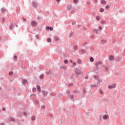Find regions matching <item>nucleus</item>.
I'll return each instance as SVG.
<instances>
[{"label": "nucleus", "instance_id": "obj_1", "mask_svg": "<svg viewBox=\"0 0 125 125\" xmlns=\"http://www.w3.org/2000/svg\"><path fill=\"white\" fill-rule=\"evenodd\" d=\"M102 65V62L101 61H99L95 63L96 68L94 71H97L99 70V66H101Z\"/></svg>", "mask_w": 125, "mask_h": 125}, {"label": "nucleus", "instance_id": "obj_2", "mask_svg": "<svg viewBox=\"0 0 125 125\" xmlns=\"http://www.w3.org/2000/svg\"><path fill=\"white\" fill-rule=\"evenodd\" d=\"M94 79H95V80H97L98 81L97 84H99V85H100V84H101V83H103L102 80L101 79L98 78V75H95L94 76Z\"/></svg>", "mask_w": 125, "mask_h": 125}, {"label": "nucleus", "instance_id": "obj_3", "mask_svg": "<svg viewBox=\"0 0 125 125\" xmlns=\"http://www.w3.org/2000/svg\"><path fill=\"white\" fill-rule=\"evenodd\" d=\"M101 68H104V71H106V72H109V70H110V66L108 65L107 66H106L105 65H103L101 66Z\"/></svg>", "mask_w": 125, "mask_h": 125}, {"label": "nucleus", "instance_id": "obj_4", "mask_svg": "<svg viewBox=\"0 0 125 125\" xmlns=\"http://www.w3.org/2000/svg\"><path fill=\"white\" fill-rule=\"evenodd\" d=\"M75 73L79 76V75H81L82 74V69L76 68L75 70Z\"/></svg>", "mask_w": 125, "mask_h": 125}, {"label": "nucleus", "instance_id": "obj_5", "mask_svg": "<svg viewBox=\"0 0 125 125\" xmlns=\"http://www.w3.org/2000/svg\"><path fill=\"white\" fill-rule=\"evenodd\" d=\"M22 115H23V116H26L27 115V113L26 112H23V113L22 112H19L17 116L18 117H22Z\"/></svg>", "mask_w": 125, "mask_h": 125}, {"label": "nucleus", "instance_id": "obj_6", "mask_svg": "<svg viewBox=\"0 0 125 125\" xmlns=\"http://www.w3.org/2000/svg\"><path fill=\"white\" fill-rule=\"evenodd\" d=\"M116 86V84H113L112 85H109L108 86V88H110V89L112 88H115Z\"/></svg>", "mask_w": 125, "mask_h": 125}, {"label": "nucleus", "instance_id": "obj_7", "mask_svg": "<svg viewBox=\"0 0 125 125\" xmlns=\"http://www.w3.org/2000/svg\"><path fill=\"white\" fill-rule=\"evenodd\" d=\"M31 26L32 27H36V26H37V22L35 21H32L31 22Z\"/></svg>", "mask_w": 125, "mask_h": 125}, {"label": "nucleus", "instance_id": "obj_8", "mask_svg": "<svg viewBox=\"0 0 125 125\" xmlns=\"http://www.w3.org/2000/svg\"><path fill=\"white\" fill-rule=\"evenodd\" d=\"M42 93L43 96H44V97H45V96H46V95H47L48 93L46 91L42 90Z\"/></svg>", "mask_w": 125, "mask_h": 125}, {"label": "nucleus", "instance_id": "obj_9", "mask_svg": "<svg viewBox=\"0 0 125 125\" xmlns=\"http://www.w3.org/2000/svg\"><path fill=\"white\" fill-rule=\"evenodd\" d=\"M67 10L70 11V10H71V9H72V5L71 4L67 5Z\"/></svg>", "mask_w": 125, "mask_h": 125}, {"label": "nucleus", "instance_id": "obj_10", "mask_svg": "<svg viewBox=\"0 0 125 125\" xmlns=\"http://www.w3.org/2000/svg\"><path fill=\"white\" fill-rule=\"evenodd\" d=\"M22 83L23 84H28V81L27 80L23 79L22 81Z\"/></svg>", "mask_w": 125, "mask_h": 125}, {"label": "nucleus", "instance_id": "obj_11", "mask_svg": "<svg viewBox=\"0 0 125 125\" xmlns=\"http://www.w3.org/2000/svg\"><path fill=\"white\" fill-rule=\"evenodd\" d=\"M32 5H33V6L35 7V8H37V7H38V4L36 2H33L32 3Z\"/></svg>", "mask_w": 125, "mask_h": 125}, {"label": "nucleus", "instance_id": "obj_12", "mask_svg": "<svg viewBox=\"0 0 125 125\" xmlns=\"http://www.w3.org/2000/svg\"><path fill=\"white\" fill-rule=\"evenodd\" d=\"M114 60V56L110 55L109 57V61H113Z\"/></svg>", "mask_w": 125, "mask_h": 125}, {"label": "nucleus", "instance_id": "obj_13", "mask_svg": "<svg viewBox=\"0 0 125 125\" xmlns=\"http://www.w3.org/2000/svg\"><path fill=\"white\" fill-rule=\"evenodd\" d=\"M108 118H109V116L108 115H104L103 117V119L104 120H108Z\"/></svg>", "mask_w": 125, "mask_h": 125}, {"label": "nucleus", "instance_id": "obj_14", "mask_svg": "<svg viewBox=\"0 0 125 125\" xmlns=\"http://www.w3.org/2000/svg\"><path fill=\"white\" fill-rule=\"evenodd\" d=\"M80 51L82 53V54H83V53H86V51L84 49H82Z\"/></svg>", "mask_w": 125, "mask_h": 125}, {"label": "nucleus", "instance_id": "obj_15", "mask_svg": "<svg viewBox=\"0 0 125 125\" xmlns=\"http://www.w3.org/2000/svg\"><path fill=\"white\" fill-rule=\"evenodd\" d=\"M0 10H1V12H2V13L5 12L6 11V9H5V8H3V7L1 8Z\"/></svg>", "mask_w": 125, "mask_h": 125}, {"label": "nucleus", "instance_id": "obj_16", "mask_svg": "<svg viewBox=\"0 0 125 125\" xmlns=\"http://www.w3.org/2000/svg\"><path fill=\"white\" fill-rule=\"evenodd\" d=\"M37 89H38V91H39V92H41V86L38 85L37 86Z\"/></svg>", "mask_w": 125, "mask_h": 125}, {"label": "nucleus", "instance_id": "obj_17", "mask_svg": "<svg viewBox=\"0 0 125 125\" xmlns=\"http://www.w3.org/2000/svg\"><path fill=\"white\" fill-rule=\"evenodd\" d=\"M76 66H77V63H76V62H73L72 65V68H75V67H76Z\"/></svg>", "mask_w": 125, "mask_h": 125}, {"label": "nucleus", "instance_id": "obj_18", "mask_svg": "<svg viewBox=\"0 0 125 125\" xmlns=\"http://www.w3.org/2000/svg\"><path fill=\"white\" fill-rule=\"evenodd\" d=\"M9 29L11 31L13 30V24H11L10 26H9Z\"/></svg>", "mask_w": 125, "mask_h": 125}, {"label": "nucleus", "instance_id": "obj_19", "mask_svg": "<svg viewBox=\"0 0 125 125\" xmlns=\"http://www.w3.org/2000/svg\"><path fill=\"white\" fill-rule=\"evenodd\" d=\"M93 32L94 33H95V34H98V29H94Z\"/></svg>", "mask_w": 125, "mask_h": 125}, {"label": "nucleus", "instance_id": "obj_20", "mask_svg": "<svg viewBox=\"0 0 125 125\" xmlns=\"http://www.w3.org/2000/svg\"><path fill=\"white\" fill-rule=\"evenodd\" d=\"M101 2H102V4H106V1H105L104 0H101Z\"/></svg>", "mask_w": 125, "mask_h": 125}, {"label": "nucleus", "instance_id": "obj_21", "mask_svg": "<svg viewBox=\"0 0 125 125\" xmlns=\"http://www.w3.org/2000/svg\"><path fill=\"white\" fill-rule=\"evenodd\" d=\"M68 98H71V99H73V98H74V96H73L72 95H68Z\"/></svg>", "mask_w": 125, "mask_h": 125}, {"label": "nucleus", "instance_id": "obj_22", "mask_svg": "<svg viewBox=\"0 0 125 125\" xmlns=\"http://www.w3.org/2000/svg\"><path fill=\"white\" fill-rule=\"evenodd\" d=\"M9 120L10 121V122H14V118L12 117H10Z\"/></svg>", "mask_w": 125, "mask_h": 125}, {"label": "nucleus", "instance_id": "obj_23", "mask_svg": "<svg viewBox=\"0 0 125 125\" xmlns=\"http://www.w3.org/2000/svg\"><path fill=\"white\" fill-rule=\"evenodd\" d=\"M99 92L101 94H103L104 92L102 89H99Z\"/></svg>", "mask_w": 125, "mask_h": 125}, {"label": "nucleus", "instance_id": "obj_24", "mask_svg": "<svg viewBox=\"0 0 125 125\" xmlns=\"http://www.w3.org/2000/svg\"><path fill=\"white\" fill-rule=\"evenodd\" d=\"M90 61L91 62H93V61H94V59H93V58H92V57H90Z\"/></svg>", "mask_w": 125, "mask_h": 125}, {"label": "nucleus", "instance_id": "obj_25", "mask_svg": "<svg viewBox=\"0 0 125 125\" xmlns=\"http://www.w3.org/2000/svg\"><path fill=\"white\" fill-rule=\"evenodd\" d=\"M31 120L33 122H34V121H35V120H36V117L35 116H32L31 118Z\"/></svg>", "mask_w": 125, "mask_h": 125}, {"label": "nucleus", "instance_id": "obj_26", "mask_svg": "<svg viewBox=\"0 0 125 125\" xmlns=\"http://www.w3.org/2000/svg\"><path fill=\"white\" fill-rule=\"evenodd\" d=\"M101 23L102 24H105V20H102L101 21Z\"/></svg>", "mask_w": 125, "mask_h": 125}, {"label": "nucleus", "instance_id": "obj_27", "mask_svg": "<svg viewBox=\"0 0 125 125\" xmlns=\"http://www.w3.org/2000/svg\"><path fill=\"white\" fill-rule=\"evenodd\" d=\"M96 86H97V84H95V85L91 84V87H92V88H93V87H95Z\"/></svg>", "mask_w": 125, "mask_h": 125}, {"label": "nucleus", "instance_id": "obj_28", "mask_svg": "<svg viewBox=\"0 0 125 125\" xmlns=\"http://www.w3.org/2000/svg\"><path fill=\"white\" fill-rule=\"evenodd\" d=\"M96 19L98 21H99V20H100V16H97L96 17Z\"/></svg>", "mask_w": 125, "mask_h": 125}, {"label": "nucleus", "instance_id": "obj_29", "mask_svg": "<svg viewBox=\"0 0 125 125\" xmlns=\"http://www.w3.org/2000/svg\"><path fill=\"white\" fill-rule=\"evenodd\" d=\"M47 42H51V39H50V38L47 39Z\"/></svg>", "mask_w": 125, "mask_h": 125}, {"label": "nucleus", "instance_id": "obj_30", "mask_svg": "<svg viewBox=\"0 0 125 125\" xmlns=\"http://www.w3.org/2000/svg\"><path fill=\"white\" fill-rule=\"evenodd\" d=\"M77 62L78 64H81L82 63V61L81 60H78Z\"/></svg>", "mask_w": 125, "mask_h": 125}, {"label": "nucleus", "instance_id": "obj_31", "mask_svg": "<svg viewBox=\"0 0 125 125\" xmlns=\"http://www.w3.org/2000/svg\"><path fill=\"white\" fill-rule=\"evenodd\" d=\"M74 49H75V50H78V46H74Z\"/></svg>", "mask_w": 125, "mask_h": 125}, {"label": "nucleus", "instance_id": "obj_32", "mask_svg": "<svg viewBox=\"0 0 125 125\" xmlns=\"http://www.w3.org/2000/svg\"><path fill=\"white\" fill-rule=\"evenodd\" d=\"M100 12H104V9L103 8H101Z\"/></svg>", "mask_w": 125, "mask_h": 125}, {"label": "nucleus", "instance_id": "obj_33", "mask_svg": "<svg viewBox=\"0 0 125 125\" xmlns=\"http://www.w3.org/2000/svg\"><path fill=\"white\" fill-rule=\"evenodd\" d=\"M59 38L56 37H55V41H59Z\"/></svg>", "mask_w": 125, "mask_h": 125}, {"label": "nucleus", "instance_id": "obj_34", "mask_svg": "<svg viewBox=\"0 0 125 125\" xmlns=\"http://www.w3.org/2000/svg\"><path fill=\"white\" fill-rule=\"evenodd\" d=\"M36 90H37V89L35 87H33V89H32V91L34 92H35Z\"/></svg>", "mask_w": 125, "mask_h": 125}, {"label": "nucleus", "instance_id": "obj_35", "mask_svg": "<svg viewBox=\"0 0 125 125\" xmlns=\"http://www.w3.org/2000/svg\"><path fill=\"white\" fill-rule=\"evenodd\" d=\"M51 72V70H49V71H47L46 73L47 75H49L50 74V72Z\"/></svg>", "mask_w": 125, "mask_h": 125}, {"label": "nucleus", "instance_id": "obj_36", "mask_svg": "<svg viewBox=\"0 0 125 125\" xmlns=\"http://www.w3.org/2000/svg\"><path fill=\"white\" fill-rule=\"evenodd\" d=\"M68 60H65L64 61V62L65 63V64H68Z\"/></svg>", "mask_w": 125, "mask_h": 125}, {"label": "nucleus", "instance_id": "obj_37", "mask_svg": "<svg viewBox=\"0 0 125 125\" xmlns=\"http://www.w3.org/2000/svg\"><path fill=\"white\" fill-rule=\"evenodd\" d=\"M78 0H74L73 2L74 3H78Z\"/></svg>", "mask_w": 125, "mask_h": 125}, {"label": "nucleus", "instance_id": "obj_38", "mask_svg": "<svg viewBox=\"0 0 125 125\" xmlns=\"http://www.w3.org/2000/svg\"><path fill=\"white\" fill-rule=\"evenodd\" d=\"M105 8H106V9H108V8H110V6H109V5H107L105 6Z\"/></svg>", "mask_w": 125, "mask_h": 125}, {"label": "nucleus", "instance_id": "obj_39", "mask_svg": "<svg viewBox=\"0 0 125 125\" xmlns=\"http://www.w3.org/2000/svg\"><path fill=\"white\" fill-rule=\"evenodd\" d=\"M45 105H43L42 106L41 109H45Z\"/></svg>", "mask_w": 125, "mask_h": 125}, {"label": "nucleus", "instance_id": "obj_40", "mask_svg": "<svg viewBox=\"0 0 125 125\" xmlns=\"http://www.w3.org/2000/svg\"><path fill=\"white\" fill-rule=\"evenodd\" d=\"M40 79H41V80H42V79H43V75H41L40 76Z\"/></svg>", "mask_w": 125, "mask_h": 125}, {"label": "nucleus", "instance_id": "obj_41", "mask_svg": "<svg viewBox=\"0 0 125 125\" xmlns=\"http://www.w3.org/2000/svg\"><path fill=\"white\" fill-rule=\"evenodd\" d=\"M49 30H50V31H53V27H49Z\"/></svg>", "mask_w": 125, "mask_h": 125}, {"label": "nucleus", "instance_id": "obj_42", "mask_svg": "<svg viewBox=\"0 0 125 125\" xmlns=\"http://www.w3.org/2000/svg\"><path fill=\"white\" fill-rule=\"evenodd\" d=\"M101 42H102L103 43H104V42H106V41L103 40L101 41Z\"/></svg>", "mask_w": 125, "mask_h": 125}, {"label": "nucleus", "instance_id": "obj_43", "mask_svg": "<svg viewBox=\"0 0 125 125\" xmlns=\"http://www.w3.org/2000/svg\"><path fill=\"white\" fill-rule=\"evenodd\" d=\"M49 28H50L49 26H47V27H46V30H47V31L49 30Z\"/></svg>", "mask_w": 125, "mask_h": 125}, {"label": "nucleus", "instance_id": "obj_44", "mask_svg": "<svg viewBox=\"0 0 125 125\" xmlns=\"http://www.w3.org/2000/svg\"><path fill=\"white\" fill-rule=\"evenodd\" d=\"M71 13L72 14H74V13H75V11H74V10H71Z\"/></svg>", "mask_w": 125, "mask_h": 125}, {"label": "nucleus", "instance_id": "obj_45", "mask_svg": "<svg viewBox=\"0 0 125 125\" xmlns=\"http://www.w3.org/2000/svg\"><path fill=\"white\" fill-rule=\"evenodd\" d=\"M87 79H88V76H85V79L87 80Z\"/></svg>", "mask_w": 125, "mask_h": 125}, {"label": "nucleus", "instance_id": "obj_46", "mask_svg": "<svg viewBox=\"0 0 125 125\" xmlns=\"http://www.w3.org/2000/svg\"><path fill=\"white\" fill-rule=\"evenodd\" d=\"M66 93H67V94H70V91L67 90V91H66Z\"/></svg>", "mask_w": 125, "mask_h": 125}, {"label": "nucleus", "instance_id": "obj_47", "mask_svg": "<svg viewBox=\"0 0 125 125\" xmlns=\"http://www.w3.org/2000/svg\"><path fill=\"white\" fill-rule=\"evenodd\" d=\"M2 111H5V110H6L5 107L2 108Z\"/></svg>", "mask_w": 125, "mask_h": 125}, {"label": "nucleus", "instance_id": "obj_48", "mask_svg": "<svg viewBox=\"0 0 125 125\" xmlns=\"http://www.w3.org/2000/svg\"><path fill=\"white\" fill-rule=\"evenodd\" d=\"M35 102L37 104H38V103H39V101L35 100Z\"/></svg>", "mask_w": 125, "mask_h": 125}, {"label": "nucleus", "instance_id": "obj_49", "mask_svg": "<svg viewBox=\"0 0 125 125\" xmlns=\"http://www.w3.org/2000/svg\"><path fill=\"white\" fill-rule=\"evenodd\" d=\"M12 74H13V72H9V75H12Z\"/></svg>", "mask_w": 125, "mask_h": 125}, {"label": "nucleus", "instance_id": "obj_50", "mask_svg": "<svg viewBox=\"0 0 125 125\" xmlns=\"http://www.w3.org/2000/svg\"><path fill=\"white\" fill-rule=\"evenodd\" d=\"M75 24H76V22L75 21L72 22V25H75Z\"/></svg>", "mask_w": 125, "mask_h": 125}, {"label": "nucleus", "instance_id": "obj_51", "mask_svg": "<svg viewBox=\"0 0 125 125\" xmlns=\"http://www.w3.org/2000/svg\"><path fill=\"white\" fill-rule=\"evenodd\" d=\"M33 95L34 96H36V95H35V94H31V96H33Z\"/></svg>", "mask_w": 125, "mask_h": 125}, {"label": "nucleus", "instance_id": "obj_52", "mask_svg": "<svg viewBox=\"0 0 125 125\" xmlns=\"http://www.w3.org/2000/svg\"><path fill=\"white\" fill-rule=\"evenodd\" d=\"M60 0H56V1H57V2H60Z\"/></svg>", "mask_w": 125, "mask_h": 125}, {"label": "nucleus", "instance_id": "obj_53", "mask_svg": "<svg viewBox=\"0 0 125 125\" xmlns=\"http://www.w3.org/2000/svg\"><path fill=\"white\" fill-rule=\"evenodd\" d=\"M14 58H15V59H17V56H14Z\"/></svg>", "mask_w": 125, "mask_h": 125}, {"label": "nucleus", "instance_id": "obj_54", "mask_svg": "<svg viewBox=\"0 0 125 125\" xmlns=\"http://www.w3.org/2000/svg\"><path fill=\"white\" fill-rule=\"evenodd\" d=\"M99 29L100 30H102V27H101V26H99Z\"/></svg>", "mask_w": 125, "mask_h": 125}, {"label": "nucleus", "instance_id": "obj_55", "mask_svg": "<svg viewBox=\"0 0 125 125\" xmlns=\"http://www.w3.org/2000/svg\"><path fill=\"white\" fill-rule=\"evenodd\" d=\"M69 62H70V63H73V61L70 60V61H69Z\"/></svg>", "mask_w": 125, "mask_h": 125}, {"label": "nucleus", "instance_id": "obj_56", "mask_svg": "<svg viewBox=\"0 0 125 125\" xmlns=\"http://www.w3.org/2000/svg\"><path fill=\"white\" fill-rule=\"evenodd\" d=\"M23 21H26V19H24V18H22Z\"/></svg>", "mask_w": 125, "mask_h": 125}, {"label": "nucleus", "instance_id": "obj_57", "mask_svg": "<svg viewBox=\"0 0 125 125\" xmlns=\"http://www.w3.org/2000/svg\"><path fill=\"white\" fill-rule=\"evenodd\" d=\"M68 85H69L70 86L73 85V84H69Z\"/></svg>", "mask_w": 125, "mask_h": 125}, {"label": "nucleus", "instance_id": "obj_58", "mask_svg": "<svg viewBox=\"0 0 125 125\" xmlns=\"http://www.w3.org/2000/svg\"><path fill=\"white\" fill-rule=\"evenodd\" d=\"M94 2H97V0H95Z\"/></svg>", "mask_w": 125, "mask_h": 125}, {"label": "nucleus", "instance_id": "obj_59", "mask_svg": "<svg viewBox=\"0 0 125 125\" xmlns=\"http://www.w3.org/2000/svg\"><path fill=\"white\" fill-rule=\"evenodd\" d=\"M100 120H101V119H102V116H100Z\"/></svg>", "mask_w": 125, "mask_h": 125}, {"label": "nucleus", "instance_id": "obj_60", "mask_svg": "<svg viewBox=\"0 0 125 125\" xmlns=\"http://www.w3.org/2000/svg\"><path fill=\"white\" fill-rule=\"evenodd\" d=\"M2 22H4V19H2Z\"/></svg>", "mask_w": 125, "mask_h": 125}, {"label": "nucleus", "instance_id": "obj_61", "mask_svg": "<svg viewBox=\"0 0 125 125\" xmlns=\"http://www.w3.org/2000/svg\"><path fill=\"white\" fill-rule=\"evenodd\" d=\"M72 35H73V33H70V37L72 36Z\"/></svg>", "mask_w": 125, "mask_h": 125}, {"label": "nucleus", "instance_id": "obj_62", "mask_svg": "<svg viewBox=\"0 0 125 125\" xmlns=\"http://www.w3.org/2000/svg\"><path fill=\"white\" fill-rule=\"evenodd\" d=\"M38 18L39 20H40V17H38Z\"/></svg>", "mask_w": 125, "mask_h": 125}, {"label": "nucleus", "instance_id": "obj_63", "mask_svg": "<svg viewBox=\"0 0 125 125\" xmlns=\"http://www.w3.org/2000/svg\"><path fill=\"white\" fill-rule=\"evenodd\" d=\"M83 92H85V90H83Z\"/></svg>", "mask_w": 125, "mask_h": 125}, {"label": "nucleus", "instance_id": "obj_64", "mask_svg": "<svg viewBox=\"0 0 125 125\" xmlns=\"http://www.w3.org/2000/svg\"><path fill=\"white\" fill-rule=\"evenodd\" d=\"M91 38H93V36H91Z\"/></svg>", "mask_w": 125, "mask_h": 125}]
</instances>
